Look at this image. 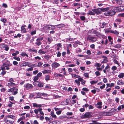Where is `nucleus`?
<instances>
[{
	"label": "nucleus",
	"instance_id": "8fccbe9b",
	"mask_svg": "<svg viewBox=\"0 0 124 124\" xmlns=\"http://www.w3.org/2000/svg\"><path fill=\"white\" fill-rule=\"evenodd\" d=\"M61 53L60 52V51H58L57 53V56L58 57H59L61 55Z\"/></svg>",
	"mask_w": 124,
	"mask_h": 124
},
{
	"label": "nucleus",
	"instance_id": "393cba45",
	"mask_svg": "<svg viewBox=\"0 0 124 124\" xmlns=\"http://www.w3.org/2000/svg\"><path fill=\"white\" fill-rule=\"evenodd\" d=\"M21 55L23 57L26 56L27 58L28 57V55L25 53V52H22L21 54Z\"/></svg>",
	"mask_w": 124,
	"mask_h": 124
},
{
	"label": "nucleus",
	"instance_id": "e433bc0d",
	"mask_svg": "<svg viewBox=\"0 0 124 124\" xmlns=\"http://www.w3.org/2000/svg\"><path fill=\"white\" fill-rule=\"evenodd\" d=\"M111 33L114 34H115L116 35H118L119 33V32L116 30H115V31L112 30Z\"/></svg>",
	"mask_w": 124,
	"mask_h": 124
},
{
	"label": "nucleus",
	"instance_id": "4c0bfd02",
	"mask_svg": "<svg viewBox=\"0 0 124 124\" xmlns=\"http://www.w3.org/2000/svg\"><path fill=\"white\" fill-rule=\"evenodd\" d=\"M16 85V84L13 83L12 82H11L9 83H8V86H14Z\"/></svg>",
	"mask_w": 124,
	"mask_h": 124
},
{
	"label": "nucleus",
	"instance_id": "58836bf2",
	"mask_svg": "<svg viewBox=\"0 0 124 124\" xmlns=\"http://www.w3.org/2000/svg\"><path fill=\"white\" fill-rule=\"evenodd\" d=\"M98 81V80H93L91 81L90 82V83L92 85L93 84H95L97 83Z\"/></svg>",
	"mask_w": 124,
	"mask_h": 124
},
{
	"label": "nucleus",
	"instance_id": "69168bd1",
	"mask_svg": "<svg viewBox=\"0 0 124 124\" xmlns=\"http://www.w3.org/2000/svg\"><path fill=\"white\" fill-rule=\"evenodd\" d=\"M9 101H13L14 100V97L13 96H10L9 98Z\"/></svg>",
	"mask_w": 124,
	"mask_h": 124
},
{
	"label": "nucleus",
	"instance_id": "0eeeda50",
	"mask_svg": "<svg viewBox=\"0 0 124 124\" xmlns=\"http://www.w3.org/2000/svg\"><path fill=\"white\" fill-rule=\"evenodd\" d=\"M43 39V37L39 38L36 39V41L35 43V44L37 46H39L42 43L41 42Z\"/></svg>",
	"mask_w": 124,
	"mask_h": 124
},
{
	"label": "nucleus",
	"instance_id": "9d476101",
	"mask_svg": "<svg viewBox=\"0 0 124 124\" xmlns=\"http://www.w3.org/2000/svg\"><path fill=\"white\" fill-rule=\"evenodd\" d=\"M24 86V87L26 88L27 89H29L33 87V86L32 85L29 83L25 84Z\"/></svg>",
	"mask_w": 124,
	"mask_h": 124
},
{
	"label": "nucleus",
	"instance_id": "7ed1b4c3",
	"mask_svg": "<svg viewBox=\"0 0 124 124\" xmlns=\"http://www.w3.org/2000/svg\"><path fill=\"white\" fill-rule=\"evenodd\" d=\"M86 39L87 41H89L90 42L93 43L97 40V38L95 37L89 36L87 37Z\"/></svg>",
	"mask_w": 124,
	"mask_h": 124
},
{
	"label": "nucleus",
	"instance_id": "b1692460",
	"mask_svg": "<svg viewBox=\"0 0 124 124\" xmlns=\"http://www.w3.org/2000/svg\"><path fill=\"white\" fill-rule=\"evenodd\" d=\"M44 58L46 59L47 60H49V59L50 58L51 56L47 54H45L44 56Z\"/></svg>",
	"mask_w": 124,
	"mask_h": 124
},
{
	"label": "nucleus",
	"instance_id": "5701e85b",
	"mask_svg": "<svg viewBox=\"0 0 124 124\" xmlns=\"http://www.w3.org/2000/svg\"><path fill=\"white\" fill-rule=\"evenodd\" d=\"M14 31H10L9 32H8V35H9L8 36H13L14 35Z\"/></svg>",
	"mask_w": 124,
	"mask_h": 124
},
{
	"label": "nucleus",
	"instance_id": "6e6d98bb",
	"mask_svg": "<svg viewBox=\"0 0 124 124\" xmlns=\"http://www.w3.org/2000/svg\"><path fill=\"white\" fill-rule=\"evenodd\" d=\"M33 70V67H31L30 68H28L26 70L27 71H32Z\"/></svg>",
	"mask_w": 124,
	"mask_h": 124
},
{
	"label": "nucleus",
	"instance_id": "c756f323",
	"mask_svg": "<svg viewBox=\"0 0 124 124\" xmlns=\"http://www.w3.org/2000/svg\"><path fill=\"white\" fill-rule=\"evenodd\" d=\"M45 80L47 81L48 80H50V76L48 75H46L45 76Z\"/></svg>",
	"mask_w": 124,
	"mask_h": 124
},
{
	"label": "nucleus",
	"instance_id": "864d4df0",
	"mask_svg": "<svg viewBox=\"0 0 124 124\" xmlns=\"http://www.w3.org/2000/svg\"><path fill=\"white\" fill-rule=\"evenodd\" d=\"M82 90L86 91V92H88L89 91V89H88L86 87H84L82 88Z\"/></svg>",
	"mask_w": 124,
	"mask_h": 124
},
{
	"label": "nucleus",
	"instance_id": "ea45409f",
	"mask_svg": "<svg viewBox=\"0 0 124 124\" xmlns=\"http://www.w3.org/2000/svg\"><path fill=\"white\" fill-rule=\"evenodd\" d=\"M87 14L90 15H94L95 14V13L94 12L91 11H89V12L87 13Z\"/></svg>",
	"mask_w": 124,
	"mask_h": 124
},
{
	"label": "nucleus",
	"instance_id": "a878e982",
	"mask_svg": "<svg viewBox=\"0 0 124 124\" xmlns=\"http://www.w3.org/2000/svg\"><path fill=\"white\" fill-rule=\"evenodd\" d=\"M27 63H28V62H23L20 64V66L21 67H23V66H27L28 65L27 64Z\"/></svg>",
	"mask_w": 124,
	"mask_h": 124
},
{
	"label": "nucleus",
	"instance_id": "49530a36",
	"mask_svg": "<svg viewBox=\"0 0 124 124\" xmlns=\"http://www.w3.org/2000/svg\"><path fill=\"white\" fill-rule=\"evenodd\" d=\"M40 95L43 96H48V94L46 93H40Z\"/></svg>",
	"mask_w": 124,
	"mask_h": 124
},
{
	"label": "nucleus",
	"instance_id": "f03ea898",
	"mask_svg": "<svg viewBox=\"0 0 124 124\" xmlns=\"http://www.w3.org/2000/svg\"><path fill=\"white\" fill-rule=\"evenodd\" d=\"M92 113L91 112H86L84 115L81 116V118L82 119H84L92 117Z\"/></svg>",
	"mask_w": 124,
	"mask_h": 124
},
{
	"label": "nucleus",
	"instance_id": "f257e3e1",
	"mask_svg": "<svg viewBox=\"0 0 124 124\" xmlns=\"http://www.w3.org/2000/svg\"><path fill=\"white\" fill-rule=\"evenodd\" d=\"M43 29L45 31H49L54 30L56 29L55 26L52 24H46L43 27Z\"/></svg>",
	"mask_w": 124,
	"mask_h": 124
},
{
	"label": "nucleus",
	"instance_id": "0e129e2a",
	"mask_svg": "<svg viewBox=\"0 0 124 124\" xmlns=\"http://www.w3.org/2000/svg\"><path fill=\"white\" fill-rule=\"evenodd\" d=\"M1 21L4 23H5L7 21L6 19L5 18H1Z\"/></svg>",
	"mask_w": 124,
	"mask_h": 124
},
{
	"label": "nucleus",
	"instance_id": "13d9d810",
	"mask_svg": "<svg viewBox=\"0 0 124 124\" xmlns=\"http://www.w3.org/2000/svg\"><path fill=\"white\" fill-rule=\"evenodd\" d=\"M95 74L97 76H99L100 75V73L98 71H96L95 72Z\"/></svg>",
	"mask_w": 124,
	"mask_h": 124
},
{
	"label": "nucleus",
	"instance_id": "7c9ffc66",
	"mask_svg": "<svg viewBox=\"0 0 124 124\" xmlns=\"http://www.w3.org/2000/svg\"><path fill=\"white\" fill-rule=\"evenodd\" d=\"M115 84L113 83H111V84L107 83L106 84V85L107 86H109L110 87H112L114 86Z\"/></svg>",
	"mask_w": 124,
	"mask_h": 124
},
{
	"label": "nucleus",
	"instance_id": "423d86ee",
	"mask_svg": "<svg viewBox=\"0 0 124 124\" xmlns=\"http://www.w3.org/2000/svg\"><path fill=\"white\" fill-rule=\"evenodd\" d=\"M33 85L36 86H38L39 87H42L43 86L44 84L42 83L41 82L37 81L34 82Z\"/></svg>",
	"mask_w": 124,
	"mask_h": 124
},
{
	"label": "nucleus",
	"instance_id": "c9c22d12",
	"mask_svg": "<svg viewBox=\"0 0 124 124\" xmlns=\"http://www.w3.org/2000/svg\"><path fill=\"white\" fill-rule=\"evenodd\" d=\"M2 47L4 49L7 51H8V46L7 45H3Z\"/></svg>",
	"mask_w": 124,
	"mask_h": 124
},
{
	"label": "nucleus",
	"instance_id": "bb28decb",
	"mask_svg": "<svg viewBox=\"0 0 124 124\" xmlns=\"http://www.w3.org/2000/svg\"><path fill=\"white\" fill-rule=\"evenodd\" d=\"M42 49H41L39 50L38 53L40 54H44L46 53V51H42Z\"/></svg>",
	"mask_w": 124,
	"mask_h": 124
},
{
	"label": "nucleus",
	"instance_id": "338daca9",
	"mask_svg": "<svg viewBox=\"0 0 124 124\" xmlns=\"http://www.w3.org/2000/svg\"><path fill=\"white\" fill-rule=\"evenodd\" d=\"M118 16L120 17H124V13L119 14H118Z\"/></svg>",
	"mask_w": 124,
	"mask_h": 124
},
{
	"label": "nucleus",
	"instance_id": "dca6fc26",
	"mask_svg": "<svg viewBox=\"0 0 124 124\" xmlns=\"http://www.w3.org/2000/svg\"><path fill=\"white\" fill-rule=\"evenodd\" d=\"M45 119L46 120V122H50L53 119L52 118H51V117L49 118L47 116L45 117Z\"/></svg>",
	"mask_w": 124,
	"mask_h": 124
},
{
	"label": "nucleus",
	"instance_id": "09e8293b",
	"mask_svg": "<svg viewBox=\"0 0 124 124\" xmlns=\"http://www.w3.org/2000/svg\"><path fill=\"white\" fill-rule=\"evenodd\" d=\"M80 18L81 19V20L82 21L84 20L85 19V17L84 16H80Z\"/></svg>",
	"mask_w": 124,
	"mask_h": 124
},
{
	"label": "nucleus",
	"instance_id": "e2e57ef3",
	"mask_svg": "<svg viewBox=\"0 0 124 124\" xmlns=\"http://www.w3.org/2000/svg\"><path fill=\"white\" fill-rule=\"evenodd\" d=\"M13 64L15 65H17L18 63L16 61H14L13 62Z\"/></svg>",
	"mask_w": 124,
	"mask_h": 124
},
{
	"label": "nucleus",
	"instance_id": "f8f14e48",
	"mask_svg": "<svg viewBox=\"0 0 124 124\" xmlns=\"http://www.w3.org/2000/svg\"><path fill=\"white\" fill-rule=\"evenodd\" d=\"M103 114L105 116H110L112 115V112H109L104 111L102 112Z\"/></svg>",
	"mask_w": 124,
	"mask_h": 124
},
{
	"label": "nucleus",
	"instance_id": "5fc2aeb1",
	"mask_svg": "<svg viewBox=\"0 0 124 124\" xmlns=\"http://www.w3.org/2000/svg\"><path fill=\"white\" fill-rule=\"evenodd\" d=\"M109 68H110V67L109 66L108 64H107V65L105 67V69L107 70V71H109V70H108V69Z\"/></svg>",
	"mask_w": 124,
	"mask_h": 124
},
{
	"label": "nucleus",
	"instance_id": "f704fd0d",
	"mask_svg": "<svg viewBox=\"0 0 124 124\" xmlns=\"http://www.w3.org/2000/svg\"><path fill=\"white\" fill-rule=\"evenodd\" d=\"M29 50L30 52H35V53H37V51L36 49H34L33 48H31Z\"/></svg>",
	"mask_w": 124,
	"mask_h": 124
},
{
	"label": "nucleus",
	"instance_id": "473e14b6",
	"mask_svg": "<svg viewBox=\"0 0 124 124\" xmlns=\"http://www.w3.org/2000/svg\"><path fill=\"white\" fill-rule=\"evenodd\" d=\"M124 76V73H121L118 75V77L120 78H123Z\"/></svg>",
	"mask_w": 124,
	"mask_h": 124
},
{
	"label": "nucleus",
	"instance_id": "2eb2a0df",
	"mask_svg": "<svg viewBox=\"0 0 124 124\" xmlns=\"http://www.w3.org/2000/svg\"><path fill=\"white\" fill-rule=\"evenodd\" d=\"M102 11L104 12L105 11H108L110 9H111V8L110 7H108L105 8H101Z\"/></svg>",
	"mask_w": 124,
	"mask_h": 124
},
{
	"label": "nucleus",
	"instance_id": "bf43d9fd",
	"mask_svg": "<svg viewBox=\"0 0 124 124\" xmlns=\"http://www.w3.org/2000/svg\"><path fill=\"white\" fill-rule=\"evenodd\" d=\"M15 117V116H14V115H8V118H11L12 119H14Z\"/></svg>",
	"mask_w": 124,
	"mask_h": 124
},
{
	"label": "nucleus",
	"instance_id": "9b49d317",
	"mask_svg": "<svg viewBox=\"0 0 124 124\" xmlns=\"http://www.w3.org/2000/svg\"><path fill=\"white\" fill-rule=\"evenodd\" d=\"M102 105V103L101 101L98 102L97 103L95 104V105L96 107L97 108H102L101 105Z\"/></svg>",
	"mask_w": 124,
	"mask_h": 124
},
{
	"label": "nucleus",
	"instance_id": "37998d69",
	"mask_svg": "<svg viewBox=\"0 0 124 124\" xmlns=\"http://www.w3.org/2000/svg\"><path fill=\"white\" fill-rule=\"evenodd\" d=\"M21 34L20 33L18 34L17 35L15 36H14V38H20L21 36Z\"/></svg>",
	"mask_w": 124,
	"mask_h": 124
},
{
	"label": "nucleus",
	"instance_id": "f3484780",
	"mask_svg": "<svg viewBox=\"0 0 124 124\" xmlns=\"http://www.w3.org/2000/svg\"><path fill=\"white\" fill-rule=\"evenodd\" d=\"M115 9L116 10V12H121V6L115 8Z\"/></svg>",
	"mask_w": 124,
	"mask_h": 124
},
{
	"label": "nucleus",
	"instance_id": "1a4fd4ad",
	"mask_svg": "<svg viewBox=\"0 0 124 124\" xmlns=\"http://www.w3.org/2000/svg\"><path fill=\"white\" fill-rule=\"evenodd\" d=\"M60 66V64L56 62L53 63L52 64V67L54 69H55Z\"/></svg>",
	"mask_w": 124,
	"mask_h": 124
},
{
	"label": "nucleus",
	"instance_id": "cd10ccee",
	"mask_svg": "<svg viewBox=\"0 0 124 124\" xmlns=\"http://www.w3.org/2000/svg\"><path fill=\"white\" fill-rule=\"evenodd\" d=\"M114 47L117 48H120L121 47V45L120 44H117L114 46Z\"/></svg>",
	"mask_w": 124,
	"mask_h": 124
},
{
	"label": "nucleus",
	"instance_id": "6e6552de",
	"mask_svg": "<svg viewBox=\"0 0 124 124\" xmlns=\"http://www.w3.org/2000/svg\"><path fill=\"white\" fill-rule=\"evenodd\" d=\"M92 11L95 13L97 15L101 14L102 11L101 8H99L97 9H92Z\"/></svg>",
	"mask_w": 124,
	"mask_h": 124
},
{
	"label": "nucleus",
	"instance_id": "c03bdc74",
	"mask_svg": "<svg viewBox=\"0 0 124 124\" xmlns=\"http://www.w3.org/2000/svg\"><path fill=\"white\" fill-rule=\"evenodd\" d=\"M121 19L120 18H117L115 20L116 22H118L120 23L122 22Z\"/></svg>",
	"mask_w": 124,
	"mask_h": 124
},
{
	"label": "nucleus",
	"instance_id": "a19ab883",
	"mask_svg": "<svg viewBox=\"0 0 124 124\" xmlns=\"http://www.w3.org/2000/svg\"><path fill=\"white\" fill-rule=\"evenodd\" d=\"M64 24H60L55 25V26L58 27L59 28L62 27L63 26Z\"/></svg>",
	"mask_w": 124,
	"mask_h": 124
},
{
	"label": "nucleus",
	"instance_id": "de8ad7c7",
	"mask_svg": "<svg viewBox=\"0 0 124 124\" xmlns=\"http://www.w3.org/2000/svg\"><path fill=\"white\" fill-rule=\"evenodd\" d=\"M117 68L115 66H113L111 68V69L113 71H114L117 70Z\"/></svg>",
	"mask_w": 124,
	"mask_h": 124
},
{
	"label": "nucleus",
	"instance_id": "6ab92c4d",
	"mask_svg": "<svg viewBox=\"0 0 124 124\" xmlns=\"http://www.w3.org/2000/svg\"><path fill=\"white\" fill-rule=\"evenodd\" d=\"M122 80H118L117 81V85H124V82H122Z\"/></svg>",
	"mask_w": 124,
	"mask_h": 124
},
{
	"label": "nucleus",
	"instance_id": "2f4dec72",
	"mask_svg": "<svg viewBox=\"0 0 124 124\" xmlns=\"http://www.w3.org/2000/svg\"><path fill=\"white\" fill-rule=\"evenodd\" d=\"M73 5L75 6H81L82 7V6L81 4H80V3H75L73 4Z\"/></svg>",
	"mask_w": 124,
	"mask_h": 124
},
{
	"label": "nucleus",
	"instance_id": "412c9836",
	"mask_svg": "<svg viewBox=\"0 0 124 124\" xmlns=\"http://www.w3.org/2000/svg\"><path fill=\"white\" fill-rule=\"evenodd\" d=\"M108 38L109 41L110 42V44L111 45L112 44H113V39L110 36H108Z\"/></svg>",
	"mask_w": 124,
	"mask_h": 124
},
{
	"label": "nucleus",
	"instance_id": "a18cd8bd",
	"mask_svg": "<svg viewBox=\"0 0 124 124\" xmlns=\"http://www.w3.org/2000/svg\"><path fill=\"white\" fill-rule=\"evenodd\" d=\"M3 66L4 67H6V69L7 70H8V64L7 62H5L4 63L3 65Z\"/></svg>",
	"mask_w": 124,
	"mask_h": 124
},
{
	"label": "nucleus",
	"instance_id": "4468645a",
	"mask_svg": "<svg viewBox=\"0 0 124 124\" xmlns=\"http://www.w3.org/2000/svg\"><path fill=\"white\" fill-rule=\"evenodd\" d=\"M110 25V24H109L108 22H103L102 24V27L101 28H105L107 27H108V25Z\"/></svg>",
	"mask_w": 124,
	"mask_h": 124
},
{
	"label": "nucleus",
	"instance_id": "4d7b16f0",
	"mask_svg": "<svg viewBox=\"0 0 124 124\" xmlns=\"http://www.w3.org/2000/svg\"><path fill=\"white\" fill-rule=\"evenodd\" d=\"M39 79L38 77L36 76H35L33 79V80L34 81V82H37V81Z\"/></svg>",
	"mask_w": 124,
	"mask_h": 124
},
{
	"label": "nucleus",
	"instance_id": "680f3d73",
	"mask_svg": "<svg viewBox=\"0 0 124 124\" xmlns=\"http://www.w3.org/2000/svg\"><path fill=\"white\" fill-rule=\"evenodd\" d=\"M36 30H35L33 31L32 32H31V35H33L36 34Z\"/></svg>",
	"mask_w": 124,
	"mask_h": 124
},
{
	"label": "nucleus",
	"instance_id": "a211bd4d",
	"mask_svg": "<svg viewBox=\"0 0 124 124\" xmlns=\"http://www.w3.org/2000/svg\"><path fill=\"white\" fill-rule=\"evenodd\" d=\"M51 72L50 70H45L42 71V73L44 74L50 73Z\"/></svg>",
	"mask_w": 124,
	"mask_h": 124
},
{
	"label": "nucleus",
	"instance_id": "c85d7f7f",
	"mask_svg": "<svg viewBox=\"0 0 124 124\" xmlns=\"http://www.w3.org/2000/svg\"><path fill=\"white\" fill-rule=\"evenodd\" d=\"M47 40L48 42V43L49 44L53 40V39L51 37H48L47 38Z\"/></svg>",
	"mask_w": 124,
	"mask_h": 124
},
{
	"label": "nucleus",
	"instance_id": "4be33fe9",
	"mask_svg": "<svg viewBox=\"0 0 124 124\" xmlns=\"http://www.w3.org/2000/svg\"><path fill=\"white\" fill-rule=\"evenodd\" d=\"M115 2L118 5L121 4L123 2V1L121 0H115Z\"/></svg>",
	"mask_w": 124,
	"mask_h": 124
},
{
	"label": "nucleus",
	"instance_id": "72a5a7b5",
	"mask_svg": "<svg viewBox=\"0 0 124 124\" xmlns=\"http://www.w3.org/2000/svg\"><path fill=\"white\" fill-rule=\"evenodd\" d=\"M21 32L22 33H26V32L25 29L24 27L22 26L21 27Z\"/></svg>",
	"mask_w": 124,
	"mask_h": 124
},
{
	"label": "nucleus",
	"instance_id": "79ce46f5",
	"mask_svg": "<svg viewBox=\"0 0 124 124\" xmlns=\"http://www.w3.org/2000/svg\"><path fill=\"white\" fill-rule=\"evenodd\" d=\"M79 42H75V43L73 45V46L74 47H76L78 46V44Z\"/></svg>",
	"mask_w": 124,
	"mask_h": 124
},
{
	"label": "nucleus",
	"instance_id": "3c124183",
	"mask_svg": "<svg viewBox=\"0 0 124 124\" xmlns=\"http://www.w3.org/2000/svg\"><path fill=\"white\" fill-rule=\"evenodd\" d=\"M13 58L14 59L18 61H20V58L19 57H17L15 56H14Z\"/></svg>",
	"mask_w": 124,
	"mask_h": 124
},
{
	"label": "nucleus",
	"instance_id": "aec40b11",
	"mask_svg": "<svg viewBox=\"0 0 124 124\" xmlns=\"http://www.w3.org/2000/svg\"><path fill=\"white\" fill-rule=\"evenodd\" d=\"M41 110H42V109L41 108H38L37 109H35L34 110V113L36 114H38L39 112V111H40Z\"/></svg>",
	"mask_w": 124,
	"mask_h": 124
},
{
	"label": "nucleus",
	"instance_id": "603ef678",
	"mask_svg": "<svg viewBox=\"0 0 124 124\" xmlns=\"http://www.w3.org/2000/svg\"><path fill=\"white\" fill-rule=\"evenodd\" d=\"M54 1H53V3L54 4H58L59 3V1L58 0H54Z\"/></svg>",
	"mask_w": 124,
	"mask_h": 124
},
{
	"label": "nucleus",
	"instance_id": "ddd939ff",
	"mask_svg": "<svg viewBox=\"0 0 124 124\" xmlns=\"http://www.w3.org/2000/svg\"><path fill=\"white\" fill-rule=\"evenodd\" d=\"M50 115L52 117L51 118H52L53 119L54 118V120L57 119V118L56 115L54 114V111H51V112Z\"/></svg>",
	"mask_w": 124,
	"mask_h": 124
},
{
	"label": "nucleus",
	"instance_id": "052dcab7",
	"mask_svg": "<svg viewBox=\"0 0 124 124\" xmlns=\"http://www.w3.org/2000/svg\"><path fill=\"white\" fill-rule=\"evenodd\" d=\"M42 75V73L41 72H39L38 73L37 75V76L38 77H39L41 76Z\"/></svg>",
	"mask_w": 124,
	"mask_h": 124
},
{
	"label": "nucleus",
	"instance_id": "774afa93",
	"mask_svg": "<svg viewBox=\"0 0 124 124\" xmlns=\"http://www.w3.org/2000/svg\"><path fill=\"white\" fill-rule=\"evenodd\" d=\"M31 124H39V123L37 120L34 121L33 123L31 122Z\"/></svg>",
	"mask_w": 124,
	"mask_h": 124
},
{
	"label": "nucleus",
	"instance_id": "39448f33",
	"mask_svg": "<svg viewBox=\"0 0 124 124\" xmlns=\"http://www.w3.org/2000/svg\"><path fill=\"white\" fill-rule=\"evenodd\" d=\"M116 13V12L115 11L110 9L108 11H106L104 13V14L106 16H112L115 15Z\"/></svg>",
	"mask_w": 124,
	"mask_h": 124
},
{
	"label": "nucleus",
	"instance_id": "20e7f679",
	"mask_svg": "<svg viewBox=\"0 0 124 124\" xmlns=\"http://www.w3.org/2000/svg\"><path fill=\"white\" fill-rule=\"evenodd\" d=\"M18 88L16 87H13L8 89V92H13L12 94L14 95H16L18 93Z\"/></svg>",
	"mask_w": 124,
	"mask_h": 124
}]
</instances>
